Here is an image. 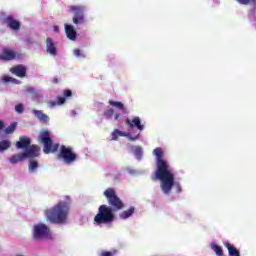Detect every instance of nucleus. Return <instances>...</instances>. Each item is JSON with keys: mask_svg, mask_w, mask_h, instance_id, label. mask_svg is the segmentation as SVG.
<instances>
[{"mask_svg": "<svg viewBox=\"0 0 256 256\" xmlns=\"http://www.w3.org/2000/svg\"><path fill=\"white\" fill-rule=\"evenodd\" d=\"M153 155L156 157V170L153 181H160V188L164 195H169L173 190L176 189V193H181V184L175 183V174L171 170V166L168 161L163 159V149L158 147L153 150Z\"/></svg>", "mask_w": 256, "mask_h": 256, "instance_id": "f257e3e1", "label": "nucleus"}, {"mask_svg": "<svg viewBox=\"0 0 256 256\" xmlns=\"http://www.w3.org/2000/svg\"><path fill=\"white\" fill-rule=\"evenodd\" d=\"M104 197L108 201V205L102 204L98 208V212L94 217L95 225H109L115 221V211L125 209V203L117 195V191L113 188H107L103 192Z\"/></svg>", "mask_w": 256, "mask_h": 256, "instance_id": "f03ea898", "label": "nucleus"}, {"mask_svg": "<svg viewBox=\"0 0 256 256\" xmlns=\"http://www.w3.org/2000/svg\"><path fill=\"white\" fill-rule=\"evenodd\" d=\"M68 215L69 203L66 201H60L57 203V205L45 211L47 221H50V223H55L56 225L65 223V221H67Z\"/></svg>", "mask_w": 256, "mask_h": 256, "instance_id": "7ed1b4c3", "label": "nucleus"}, {"mask_svg": "<svg viewBox=\"0 0 256 256\" xmlns=\"http://www.w3.org/2000/svg\"><path fill=\"white\" fill-rule=\"evenodd\" d=\"M39 140L43 145V152L45 155H49V153H57V151H59V144L53 143L51 134L47 130H44L40 133Z\"/></svg>", "mask_w": 256, "mask_h": 256, "instance_id": "20e7f679", "label": "nucleus"}, {"mask_svg": "<svg viewBox=\"0 0 256 256\" xmlns=\"http://www.w3.org/2000/svg\"><path fill=\"white\" fill-rule=\"evenodd\" d=\"M57 158L64 161L67 165H71V163H75V161H77V154L73 152L71 147L62 145L59 153L57 154Z\"/></svg>", "mask_w": 256, "mask_h": 256, "instance_id": "39448f33", "label": "nucleus"}, {"mask_svg": "<svg viewBox=\"0 0 256 256\" xmlns=\"http://www.w3.org/2000/svg\"><path fill=\"white\" fill-rule=\"evenodd\" d=\"M49 233H50L49 226L43 223L35 224L32 231V239H34V241H41L43 239H48Z\"/></svg>", "mask_w": 256, "mask_h": 256, "instance_id": "423d86ee", "label": "nucleus"}, {"mask_svg": "<svg viewBox=\"0 0 256 256\" xmlns=\"http://www.w3.org/2000/svg\"><path fill=\"white\" fill-rule=\"evenodd\" d=\"M70 11L74 13V17L72 19L74 25H81V23H85V9L80 6H70Z\"/></svg>", "mask_w": 256, "mask_h": 256, "instance_id": "0eeeda50", "label": "nucleus"}, {"mask_svg": "<svg viewBox=\"0 0 256 256\" xmlns=\"http://www.w3.org/2000/svg\"><path fill=\"white\" fill-rule=\"evenodd\" d=\"M118 137H127V139H129V141H137V139H139V137H140V134L138 133V134L132 135L131 133H125L119 129H115L112 132V140L117 141Z\"/></svg>", "mask_w": 256, "mask_h": 256, "instance_id": "6e6552de", "label": "nucleus"}, {"mask_svg": "<svg viewBox=\"0 0 256 256\" xmlns=\"http://www.w3.org/2000/svg\"><path fill=\"white\" fill-rule=\"evenodd\" d=\"M5 25L12 29V31H19L21 29V22L13 18V16L9 15L4 19Z\"/></svg>", "mask_w": 256, "mask_h": 256, "instance_id": "1a4fd4ad", "label": "nucleus"}, {"mask_svg": "<svg viewBox=\"0 0 256 256\" xmlns=\"http://www.w3.org/2000/svg\"><path fill=\"white\" fill-rule=\"evenodd\" d=\"M39 151H41V147L38 145H31L26 148L24 156L29 159H35V157H39Z\"/></svg>", "mask_w": 256, "mask_h": 256, "instance_id": "9d476101", "label": "nucleus"}, {"mask_svg": "<svg viewBox=\"0 0 256 256\" xmlns=\"http://www.w3.org/2000/svg\"><path fill=\"white\" fill-rule=\"evenodd\" d=\"M125 123L128 125V127H130V129H133V127H136L138 131H143V129H145V126L141 124V118L138 116H135L132 120L127 118Z\"/></svg>", "mask_w": 256, "mask_h": 256, "instance_id": "9b49d317", "label": "nucleus"}, {"mask_svg": "<svg viewBox=\"0 0 256 256\" xmlns=\"http://www.w3.org/2000/svg\"><path fill=\"white\" fill-rule=\"evenodd\" d=\"M46 53L52 55V57H56L57 55V44L50 37L46 38Z\"/></svg>", "mask_w": 256, "mask_h": 256, "instance_id": "f8f14e48", "label": "nucleus"}, {"mask_svg": "<svg viewBox=\"0 0 256 256\" xmlns=\"http://www.w3.org/2000/svg\"><path fill=\"white\" fill-rule=\"evenodd\" d=\"M0 59L2 61H13V59H17V53L9 48H4L0 55Z\"/></svg>", "mask_w": 256, "mask_h": 256, "instance_id": "ddd939ff", "label": "nucleus"}, {"mask_svg": "<svg viewBox=\"0 0 256 256\" xmlns=\"http://www.w3.org/2000/svg\"><path fill=\"white\" fill-rule=\"evenodd\" d=\"M10 71L13 73V75H16V77L23 78L27 75V68L23 65L14 66Z\"/></svg>", "mask_w": 256, "mask_h": 256, "instance_id": "4468645a", "label": "nucleus"}, {"mask_svg": "<svg viewBox=\"0 0 256 256\" xmlns=\"http://www.w3.org/2000/svg\"><path fill=\"white\" fill-rule=\"evenodd\" d=\"M65 33L66 37L70 39V41H77V31H75V28H73V26L66 24Z\"/></svg>", "mask_w": 256, "mask_h": 256, "instance_id": "2eb2a0df", "label": "nucleus"}, {"mask_svg": "<svg viewBox=\"0 0 256 256\" xmlns=\"http://www.w3.org/2000/svg\"><path fill=\"white\" fill-rule=\"evenodd\" d=\"M31 145V138L21 136L20 140L16 143L17 149H27Z\"/></svg>", "mask_w": 256, "mask_h": 256, "instance_id": "dca6fc26", "label": "nucleus"}, {"mask_svg": "<svg viewBox=\"0 0 256 256\" xmlns=\"http://www.w3.org/2000/svg\"><path fill=\"white\" fill-rule=\"evenodd\" d=\"M33 114L35 115V117L37 119H39V121L41 123H45V124L49 123V116L47 114L43 113V111L33 110Z\"/></svg>", "mask_w": 256, "mask_h": 256, "instance_id": "f3484780", "label": "nucleus"}, {"mask_svg": "<svg viewBox=\"0 0 256 256\" xmlns=\"http://www.w3.org/2000/svg\"><path fill=\"white\" fill-rule=\"evenodd\" d=\"M26 158L25 153H20V154H14L10 159V163H12V165H15L17 163H21V161H24Z\"/></svg>", "mask_w": 256, "mask_h": 256, "instance_id": "a211bd4d", "label": "nucleus"}, {"mask_svg": "<svg viewBox=\"0 0 256 256\" xmlns=\"http://www.w3.org/2000/svg\"><path fill=\"white\" fill-rule=\"evenodd\" d=\"M108 105H110L111 107H116V109L122 111V113H127V110L125 109V104H123L122 102L109 100Z\"/></svg>", "mask_w": 256, "mask_h": 256, "instance_id": "6ab92c4d", "label": "nucleus"}, {"mask_svg": "<svg viewBox=\"0 0 256 256\" xmlns=\"http://www.w3.org/2000/svg\"><path fill=\"white\" fill-rule=\"evenodd\" d=\"M225 247L228 249V253L230 256H241V254L239 253V250H237L235 246L231 245V243L226 242Z\"/></svg>", "mask_w": 256, "mask_h": 256, "instance_id": "aec40b11", "label": "nucleus"}, {"mask_svg": "<svg viewBox=\"0 0 256 256\" xmlns=\"http://www.w3.org/2000/svg\"><path fill=\"white\" fill-rule=\"evenodd\" d=\"M135 213V207L131 206L128 210L122 211L119 214L120 219H129Z\"/></svg>", "mask_w": 256, "mask_h": 256, "instance_id": "412c9836", "label": "nucleus"}, {"mask_svg": "<svg viewBox=\"0 0 256 256\" xmlns=\"http://www.w3.org/2000/svg\"><path fill=\"white\" fill-rule=\"evenodd\" d=\"M39 169V162L37 160H31L28 165V170L30 173H35Z\"/></svg>", "mask_w": 256, "mask_h": 256, "instance_id": "4be33fe9", "label": "nucleus"}, {"mask_svg": "<svg viewBox=\"0 0 256 256\" xmlns=\"http://www.w3.org/2000/svg\"><path fill=\"white\" fill-rule=\"evenodd\" d=\"M132 150L136 159L141 160V158L143 157V149L141 148V146H134Z\"/></svg>", "mask_w": 256, "mask_h": 256, "instance_id": "5701e85b", "label": "nucleus"}, {"mask_svg": "<svg viewBox=\"0 0 256 256\" xmlns=\"http://www.w3.org/2000/svg\"><path fill=\"white\" fill-rule=\"evenodd\" d=\"M15 129H17V122H13L10 126L5 128L4 133H6V135H11V133H15Z\"/></svg>", "mask_w": 256, "mask_h": 256, "instance_id": "b1692460", "label": "nucleus"}, {"mask_svg": "<svg viewBox=\"0 0 256 256\" xmlns=\"http://www.w3.org/2000/svg\"><path fill=\"white\" fill-rule=\"evenodd\" d=\"M11 147V142L9 140L0 141V151H5Z\"/></svg>", "mask_w": 256, "mask_h": 256, "instance_id": "393cba45", "label": "nucleus"}, {"mask_svg": "<svg viewBox=\"0 0 256 256\" xmlns=\"http://www.w3.org/2000/svg\"><path fill=\"white\" fill-rule=\"evenodd\" d=\"M211 249H213L217 256H223V248H221V246L212 244Z\"/></svg>", "mask_w": 256, "mask_h": 256, "instance_id": "a878e982", "label": "nucleus"}, {"mask_svg": "<svg viewBox=\"0 0 256 256\" xmlns=\"http://www.w3.org/2000/svg\"><path fill=\"white\" fill-rule=\"evenodd\" d=\"M113 115H115V110H113L112 108L107 109L103 112V116L105 117V119H111Z\"/></svg>", "mask_w": 256, "mask_h": 256, "instance_id": "bb28decb", "label": "nucleus"}, {"mask_svg": "<svg viewBox=\"0 0 256 256\" xmlns=\"http://www.w3.org/2000/svg\"><path fill=\"white\" fill-rule=\"evenodd\" d=\"M63 97L66 99H69V98L73 97V92L69 89H66L63 91Z\"/></svg>", "mask_w": 256, "mask_h": 256, "instance_id": "cd10ccee", "label": "nucleus"}, {"mask_svg": "<svg viewBox=\"0 0 256 256\" xmlns=\"http://www.w3.org/2000/svg\"><path fill=\"white\" fill-rule=\"evenodd\" d=\"M115 253H117V251H112V252H109V251H102L100 256H113L115 255Z\"/></svg>", "mask_w": 256, "mask_h": 256, "instance_id": "c85d7f7f", "label": "nucleus"}, {"mask_svg": "<svg viewBox=\"0 0 256 256\" xmlns=\"http://www.w3.org/2000/svg\"><path fill=\"white\" fill-rule=\"evenodd\" d=\"M15 111H16V113H23V111H24L23 104L16 105L15 106Z\"/></svg>", "mask_w": 256, "mask_h": 256, "instance_id": "c756f323", "label": "nucleus"}, {"mask_svg": "<svg viewBox=\"0 0 256 256\" xmlns=\"http://www.w3.org/2000/svg\"><path fill=\"white\" fill-rule=\"evenodd\" d=\"M65 101H67V98L66 97H61V96H59L58 98H57V104L58 105H63V103H65Z\"/></svg>", "mask_w": 256, "mask_h": 256, "instance_id": "7c9ffc66", "label": "nucleus"}, {"mask_svg": "<svg viewBox=\"0 0 256 256\" xmlns=\"http://www.w3.org/2000/svg\"><path fill=\"white\" fill-rule=\"evenodd\" d=\"M74 55L76 57H85V55L81 54V50L80 49H75L74 50Z\"/></svg>", "mask_w": 256, "mask_h": 256, "instance_id": "2f4dec72", "label": "nucleus"}, {"mask_svg": "<svg viewBox=\"0 0 256 256\" xmlns=\"http://www.w3.org/2000/svg\"><path fill=\"white\" fill-rule=\"evenodd\" d=\"M240 5H249L251 3V0H237Z\"/></svg>", "mask_w": 256, "mask_h": 256, "instance_id": "473e14b6", "label": "nucleus"}, {"mask_svg": "<svg viewBox=\"0 0 256 256\" xmlns=\"http://www.w3.org/2000/svg\"><path fill=\"white\" fill-rule=\"evenodd\" d=\"M2 81H4V83H9V82H11V77H9V76H4V77L2 78Z\"/></svg>", "mask_w": 256, "mask_h": 256, "instance_id": "72a5a7b5", "label": "nucleus"}, {"mask_svg": "<svg viewBox=\"0 0 256 256\" xmlns=\"http://www.w3.org/2000/svg\"><path fill=\"white\" fill-rule=\"evenodd\" d=\"M119 117H121V114L119 113L114 114L115 121H119Z\"/></svg>", "mask_w": 256, "mask_h": 256, "instance_id": "f704fd0d", "label": "nucleus"}, {"mask_svg": "<svg viewBox=\"0 0 256 256\" xmlns=\"http://www.w3.org/2000/svg\"><path fill=\"white\" fill-rule=\"evenodd\" d=\"M52 83H54V85H57V83H59V79L57 77H54Z\"/></svg>", "mask_w": 256, "mask_h": 256, "instance_id": "c9c22d12", "label": "nucleus"}, {"mask_svg": "<svg viewBox=\"0 0 256 256\" xmlns=\"http://www.w3.org/2000/svg\"><path fill=\"white\" fill-rule=\"evenodd\" d=\"M53 31H54L55 33H59V26H54V27H53Z\"/></svg>", "mask_w": 256, "mask_h": 256, "instance_id": "e433bc0d", "label": "nucleus"}, {"mask_svg": "<svg viewBox=\"0 0 256 256\" xmlns=\"http://www.w3.org/2000/svg\"><path fill=\"white\" fill-rule=\"evenodd\" d=\"M5 128V123H3V121L0 120V131L1 129H4Z\"/></svg>", "mask_w": 256, "mask_h": 256, "instance_id": "4c0bfd02", "label": "nucleus"}, {"mask_svg": "<svg viewBox=\"0 0 256 256\" xmlns=\"http://www.w3.org/2000/svg\"><path fill=\"white\" fill-rule=\"evenodd\" d=\"M251 1L255 2L256 0H251Z\"/></svg>", "mask_w": 256, "mask_h": 256, "instance_id": "58836bf2", "label": "nucleus"}]
</instances>
